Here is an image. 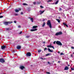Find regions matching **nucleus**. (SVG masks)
Wrapping results in <instances>:
<instances>
[{"instance_id":"f257e3e1","label":"nucleus","mask_w":74,"mask_h":74,"mask_svg":"<svg viewBox=\"0 0 74 74\" xmlns=\"http://www.w3.org/2000/svg\"><path fill=\"white\" fill-rule=\"evenodd\" d=\"M47 25H48L50 28H51V29L52 28V24H51V21L50 20L47 21Z\"/></svg>"},{"instance_id":"f03ea898","label":"nucleus","mask_w":74,"mask_h":74,"mask_svg":"<svg viewBox=\"0 0 74 74\" xmlns=\"http://www.w3.org/2000/svg\"><path fill=\"white\" fill-rule=\"evenodd\" d=\"M12 23V21H7V22H3V24L4 25H5L6 26H7L8 25V24H10V23Z\"/></svg>"},{"instance_id":"7ed1b4c3","label":"nucleus","mask_w":74,"mask_h":74,"mask_svg":"<svg viewBox=\"0 0 74 74\" xmlns=\"http://www.w3.org/2000/svg\"><path fill=\"white\" fill-rule=\"evenodd\" d=\"M56 43L57 45H60V46H62V43H61V42L59 41H57Z\"/></svg>"},{"instance_id":"20e7f679","label":"nucleus","mask_w":74,"mask_h":74,"mask_svg":"<svg viewBox=\"0 0 74 74\" xmlns=\"http://www.w3.org/2000/svg\"><path fill=\"white\" fill-rule=\"evenodd\" d=\"M63 33H62V32H58L57 33H56L55 34L56 36H59L60 35H62Z\"/></svg>"},{"instance_id":"39448f33","label":"nucleus","mask_w":74,"mask_h":74,"mask_svg":"<svg viewBox=\"0 0 74 74\" xmlns=\"http://www.w3.org/2000/svg\"><path fill=\"white\" fill-rule=\"evenodd\" d=\"M0 62L1 63H4L5 62V60L3 58H1L0 59Z\"/></svg>"},{"instance_id":"423d86ee","label":"nucleus","mask_w":74,"mask_h":74,"mask_svg":"<svg viewBox=\"0 0 74 74\" xmlns=\"http://www.w3.org/2000/svg\"><path fill=\"white\" fill-rule=\"evenodd\" d=\"M47 47H48V48H52L53 49H55L54 47L52 46V44H51V45H47Z\"/></svg>"},{"instance_id":"0eeeda50","label":"nucleus","mask_w":74,"mask_h":74,"mask_svg":"<svg viewBox=\"0 0 74 74\" xmlns=\"http://www.w3.org/2000/svg\"><path fill=\"white\" fill-rule=\"evenodd\" d=\"M5 48H7V46L5 45H3L1 46V49H5Z\"/></svg>"},{"instance_id":"6e6552de","label":"nucleus","mask_w":74,"mask_h":74,"mask_svg":"<svg viewBox=\"0 0 74 74\" xmlns=\"http://www.w3.org/2000/svg\"><path fill=\"white\" fill-rule=\"evenodd\" d=\"M16 48L17 49H20L21 48V46L20 45H18L16 47Z\"/></svg>"},{"instance_id":"1a4fd4ad","label":"nucleus","mask_w":74,"mask_h":74,"mask_svg":"<svg viewBox=\"0 0 74 74\" xmlns=\"http://www.w3.org/2000/svg\"><path fill=\"white\" fill-rule=\"evenodd\" d=\"M27 56H31V53L30 52H28L27 53Z\"/></svg>"},{"instance_id":"9d476101","label":"nucleus","mask_w":74,"mask_h":74,"mask_svg":"<svg viewBox=\"0 0 74 74\" xmlns=\"http://www.w3.org/2000/svg\"><path fill=\"white\" fill-rule=\"evenodd\" d=\"M36 30H37V28H36L34 29H31L30 30V31H31V32H33V31H36Z\"/></svg>"},{"instance_id":"9b49d317","label":"nucleus","mask_w":74,"mask_h":74,"mask_svg":"<svg viewBox=\"0 0 74 74\" xmlns=\"http://www.w3.org/2000/svg\"><path fill=\"white\" fill-rule=\"evenodd\" d=\"M69 70V67L67 66H66L64 69V70Z\"/></svg>"},{"instance_id":"f8f14e48","label":"nucleus","mask_w":74,"mask_h":74,"mask_svg":"<svg viewBox=\"0 0 74 74\" xmlns=\"http://www.w3.org/2000/svg\"><path fill=\"white\" fill-rule=\"evenodd\" d=\"M20 68L21 69V70H23V69H25V67L23 66H21L20 67Z\"/></svg>"},{"instance_id":"ddd939ff","label":"nucleus","mask_w":74,"mask_h":74,"mask_svg":"<svg viewBox=\"0 0 74 74\" xmlns=\"http://www.w3.org/2000/svg\"><path fill=\"white\" fill-rule=\"evenodd\" d=\"M48 49L49 52H53V50H51L50 49L48 48Z\"/></svg>"},{"instance_id":"4468645a","label":"nucleus","mask_w":74,"mask_h":74,"mask_svg":"<svg viewBox=\"0 0 74 74\" xmlns=\"http://www.w3.org/2000/svg\"><path fill=\"white\" fill-rule=\"evenodd\" d=\"M45 11V10H43V11H41L40 10V11H39V12H40V15L41 14H43V12H44Z\"/></svg>"},{"instance_id":"2eb2a0df","label":"nucleus","mask_w":74,"mask_h":74,"mask_svg":"<svg viewBox=\"0 0 74 74\" xmlns=\"http://www.w3.org/2000/svg\"><path fill=\"white\" fill-rule=\"evenodd\" d=\"M63 25H64V26H66V27H68V25H67V24H66V23H63Z\"/></svg>"},{"instance_id":"dca6fc26","label":"nucleus","mask_w":74,"mask_h":74,"mask_svg":"<svg viewBox=\"0 0 74 74\" xmlns=\"http://www.w3.org/2000/svg\"><path fill=\"white\" fill-rule=\"evenodd\" d=\"M37 27H38V26H34L32 27V29H35L36 28H37Z\"/></svg>"},{"instance_id":"f3484780","label":"nucleus","mask_w":74,"mask_h":74,"mask_svg":"<svg viewBox=\"0 0 74 74\" xmlns=\"http://www.w3.org/2000/svg\"><path fill=\"white\" fill-rule=\"evenodd\" d=\"M45 22H44L42 25V27H44L45 26Z\"/></svg>"},{"instance_id":"a211bd4d","label":"nucleus","mask_w":74,"mask_h":74,"mask_svg":"<svg viewBox=\"0 0 74 74\" xmlns=\"http://www.w3.org/2000/svg\"><path fill=\"white\" fill-rule=\"evenodd\" d=\"M14 10L16 12H19V10L17 9H15Z\"/></svg>"},{"instance_id":"6ab92c4d","label":"nucleus","mask_w":74,"mask_h":74,"mask_svg":"<svg viewBox=\"0 0 74 74\" xmlns=\"http://www.w3.org/2000/svg\"><path fill=\"white\" fill-rule=\"evenodd\" d=\"M56 20L57 21H58V23H60V20L57 19Z\"/></svg>"},{"instance_id":"aec40b11","label":"nucleus","mask_w":74,"mask_h":74,"mask_svg":"<svg viewBox=\"0 0 74 74\" xmlns=\"http://www.w3.org/2000/svg\"><path fill=\"white\" fill-rule=\"evenodd\" d=\"M30 19L31 21L32 22H33V18H31Z\"/></svg>"},{"instance_id":"412c9836","label":"nucleus","mask_w":74,"mask_h":74,"mask_svg":"<svg viewBox=\"0 0 74 74\" xmlns=\"http://www.w3.org/2000/svg\"><path fill=\"white\" fill-rule=\"evenodd\" d=\"M59 2V1H57L56 2L55 4H58V3Z\"/></svg>"},{"instance_id":"4be33fe9","label":"nucleus","mask_w":74,"mask_h":74,"mask_svg":"<svg viewBox=\"0 0 74 74\" xmlns=\"http://www.w3.org/2000/svg\"><path fill=\"white\" fill-rule=\"evenodd\" d=\"M23 5H27V4L26 3H23Z\"/></svg>"},{"instance_id":"5701e85b","label":"nucleus","mask_w":74,"mask_h":74,"mask_svg":"<svg viewBox=\"0 0 74 74\" xmlns=\"http://www.w3.org/2000/svg\"><path fill=\"white\" fill-rule=\"evenodd\" d=\"M38 52H41V50H40V49H39V50H38Z\"/></svg>"},{"instance_id":"b1692460","label":"nucleus","mask_w":74,"mask_h":74,"mask_svg":"<svg viewBox=\"0 0 74 74\" xmlns=\"http://www.w3.org/2000/svg\"><path fill=\"white\" fill-rule=\"evenodd\" d=\"M49 55H50V54L48 53L46 55V56H48Z\"/></svg>"},{"instance_id":"393cba45","label":"nucleus","mask_w":74,"mask_h":74,"mask_svg":"<svg viewBox=\"0 0 74 74\" xmlns=\"http://www.w3.org/2000/svg\"><path fill=\"white\" fill-rule=\"evenodd\" d=\"M46 50H47V48H45L44 51H46Z\"/></svg>"},{"instance_id":"a878e982","label":"nucleus","mask_w":74,"mask_h":74,"mask_svg":"<svg viewBox=\"0 0 74 74\" xmlns=\"http://www.w3.org/2000/svg\"><path fill=\"white\" fill-rule=\"evenodd\" d=\"M26 38H29L30 37V36H26Z\"/></svg>"},{"instance_id":"bb28decb","label":"nucleus","mask_w":74,"mask_h":74,"mask_svg":"<svg viewBox=\"0 0 74 74\" xmlns=\"http://www.w3.org/2000/svg\"><path fill=\"white\" fill-rule=\"evenodd\" d=\"M9 30H10V28H6V30L7 31Z\"/></svg>"},{"instance_id":"cd10ccee","label":"nucleus","mask_w":74,"mask_h":74,"mask_svg":"<svg viewBox=\"0 0 74 74\" xmlns=\"http://www.w3.org/2000/svg\"><path fill=\"white\" fill-rule=\"evenodd\" d=\"M3 18V16H0V18Z\"/></svg>"},{"instance_id":"c85d7f7f","label":"nucleus","mask_w":74,"mask_h":74,"mask_svg":"<svg viewBox=\"0 0 74 74\" xmlns=\"http://www.w3.org/2000/svg\"><path fill=\"white\" fill-rule=\"evenodd\" d=\"M59 11H62V8H60Z\"/></svg>"},{"instance_id":"c756f323","label":"nucleus","mask_w":74,"mask_h":74,"mask_svg":"<svg viewBox=\"0 0 74 74\" xmlns=\"http://www.w3.org/2000/svg\"><path fill=\"white\" fill-rule=\"evenodd\" d=\"M40 4V3L38 2H37V4Z\"/></svg>"},{"instance_id":"7c9ffc66","label":"nucleus","mask_w":74,"mask_h":74,"mask_svg":"<svg viewBox=\"0 0 74 74\" xmlns=\"http://www.w3.org/2000/svg\"><path fill=\"white\" fill-rule=\"evenodd\" d=\"M18 28H21V25H18Z\"/></svg>"},{"instance_id":"2f4dec72","label":"nucleus","mask_w":74,"mask_h":74,"mask_svg":"<svg viewBox=\"0 0 74 74\" xmlns=\"http://www.w3.org/2000/svg\"><path fill=\"white\" fill-rule=\"evenodd\" d=\"M33 4L34 5H35V4H36V2H33Z\"/></svg>"},{"instance_id":"473e14b6","label":"nucleus","mask_w":74,"mask_h":74,"mask_svg":"<svg viewBox=\"0 0 74 74\" xmlns=\"http://www.w3.org/2000/svg\"><path fill=\"white\" fill-rule=\"evenodd\" d=\"M40 7L41 8H44V7L42 6H40Z\"/></svg>"},{"instance_id":"72a5a7b5","label":"nucleus","mask_w":74,"mask_h":74,"mask_svg":"<svg viewBox=\"0 0 74 74\" xmlns=\"http://www.w3.org/2000/svg\"><path fill=\"white\" fill-rule=\"evenodd\" d=\"M12 52H13V53H15V51L14 50H13Z\"/></svg>"},{"instance_id":"f704fd0d","label":"nucleus","mask_w":74,"mask_h":74,"mask_svg":"<svg viewBox=\"0 0 74 74\" xmlns=\"http://www.w3.org/2000/svg\"><path fill=\"white\" fill-rule=\"evenodd\" d=\"M46 73H47V74H50V73L49 72H47Z\"/></svg>"},{"instance_id":"c9c22d12","label":"nucleus","mask_w":74,"mask_h":74,"mask_svg":"<svg viewBox=\"0 0 74 74\" xmlns=\"http://www.w3.org/2000/svg\"><path fill=\"white\" fill-rule=\"evenodd\" d=\"M22 32L21 31V32H20L19 34H22Z\"/></svg>"},{"instance_id":"e433bc0d","label":"nucleus","mask_w":74,"mask_h":74,"mask_svg":"<svg viewBox=\"0 0 74 74\" xmlns=\"http://www.w3.org/2000/svg\"><path fill=\"white\" fill-rule=\"evenodd\" d=\"M55 43H56V41H54L53 42V44H55Z\"/></svg>"},{"instance_id":"4c0bfd02","label":"nucleus","mask_w":74,"mask_h":74,"mask_svg":"<svg viewBox=\"0 0 74 74\" xmlns=\"http://www.w3.org/2000/svg\"><path fill=\"white\" fill-rule=\"evenodd\" d=\"M18 10H19V11H21V8H18Z\"/></svg>"},{"instance_id":"58836bf2","label":"nucleus","mask_w":74,"mask_h":74,"mask_svg":"<svg viewBox=\"0 0 74 74\" xmlns=\"http://www.w3.org/2000/svg\"><path fill=\"white\" fill-rule=\"evenodd\" d=\"M14 23H16V21H14Z\"/></svg>"},{"instance_id":"ea45409f","label":"nucleus","mask_w":74,"mask_h":74,"mask_svg":"<svg viewBox=\"0 0 74 74\" xmlns=\"http://www.w3.org/2000/svg\"><path fill=\"white\" fill-rule=\"evenodd\" d=\"M64 55L63 53H60V55Z\"/></svg>"},{"instance_id":"a19ab883","label":"nucleus","mask_w":74,"mask_h":74,"mask_svg":"<svg viewBox=\"0 0 74 74\" xmlns=\"http://www.w3.org/2000/svg\"><path fill=\"white\" fill-rule=\"evenodd\" d=\"M48 64H50V62H48Z\"/></svg>"},{"instance_id":"79ce46f5","label":"nucleus","mask_w":74,"mask_h":74,"mask_svg":"<svg viewBox=\"0 0 74 74\" xmlns=\"http://www.w3.org/2000/svg\"><path fill=\"white\" fill-rule=\"evenodd\" d=\"M71 70H74V69L73 68H71Z\"/></svg>"},{"instance_id":"37998d69","label":"nucleus","mask_w":74,"mask_h":74,"mask_svg":"<svg viewBox=\"0 0 74 74\" xmlns=\"http://www.w3.org/2000/svg\"><path fill=\"white\" fill-rule=\"evenodd\" d=\"M23 12H21V15H23Z\"/></svg>"},{"instance_id":"c03bdc74","label":"nucleus","mask_w":74,"mask_h":74,"mask_svg":"<svg viewBox=\"0 0 74 74\" xmlns=\"http://www.w3.org/2000/svg\"><path fill=\"white\" fill-rule=\"evenodd\" d=\"M71 48H72V49H74V47H71Z\"/></svg>"},{"instance_id":"a18cd8bd","label":"nucleus","mask_w":74,"mask_h":74,"mask_svg":"<svg viewBox=\"0 0 74 74\" xmlns=\"http://www.w3.org/2000/svg\"><path fill=\"white\" fill-rule=\"evenodd\" d=\"M52 0H49L48 1H49V2H50L51 1H52Z\"/></svg>"},{"instance_id":"49530a36","label":"nucleus","mask_w":74,"mask_h":74,"mask_svg":"<svg viewBox=\"0 0 74 74\" xmlns=\"http://www.w3.org/2000/svg\"><path fill=\"white\" fill-rule=\"evenodd\" d=\"M71 56L72 58H73V54H72L71 55Z\"/></svg>"},{"instance_id":"de8ad7c7","label":"nucleus","mask_w":74,"mask_h":74,"mask_svg":"<svg viewBox=\"0 0 74 74\" xmlns=\"http://www.w3.org/2000/svg\"><path fill=\"white\" fill-rule=\"evenodd\" d=\"M40 59H42V60H43V59H43V58H40Z\"/></svg>"},{"instance_id":"09e8293b","label":"nucleus","mask_w":74,"mask_h":74,"mask_svg":"<svg viewBox=\"0 0 74 74\" xmlns=\"http://www.w3.org/2000/svg\"><path fill=\"white\" fill-rule=\"evenodd\" d=\"M15 16H17V15H18V14H15Z\"/></svg>"},{"instance_id":"8fccbe9b","label":"nucleus","mask_w":74,"mask_h":74,"mask_svg":"<svg viewBox=\"0 0 74 74\" xmlns=\"http://www.w3.org/2000/svg\"><path fill=\"white\" fill-rule=\"evenodd\" d=\"M45 42H43V44H45Z\"/></svg>"},{"instance_id":"3c124183","label":"nucleus","mask_w":74,"mask_h":74,"mask_svg":"<svg viewBox=\"0 0 74 74\" xmlns=\"http://www.w3.org/2000/svg\"><path fill=\"white\" fill-rule=\"evenodd\" d=\"M60 61H58V63H60Z\"/></svg>"},{"instance_id":"603ef678","label":"nucleus","mask_w":74,"mask_h":74,"mask_svg":"<svg viewBox=\"0 0 74 74\" xmlns=\"http://www.w3.org/2000/svg\"><path fill=\"white\" fill-rule=\"evenodd\" d=\"M28 18H29V19H31V18H30V17H29Z\"/></svg>"},{"instance_id":"864d4df0","label":"nucleus","mask_w":74,"mask_h":74,"mask_svg":"<svg viewBox=\"0 0 74 74\" xmlns=\"http://www.w3.org/2000/svg\"><path fill=\"white\" fill-rule=\"evenodd\" d=\"M3 13H0V15H1V14H2Z\"/></svg>"},{"instance_id":"5fc2aeb1","label":"nucleus","mask_w":74,"mask_h":74,"mask_svg":"<svg viewBox=\"0 0 74 74\" xmlns=\"http://www.w3.org/2000/svg\"><path fill=\"white\" fill-rule=\"evenodd\" d=\"M68 66H70V65H68Z\"/></svg>"},{"instance_id":"6e6d98bb","label":"nucleus","mask_w":74,"mask_h":74,"mask_svg":"<svg viewBox=\"0 0 74 74\" xmlns=\"http://www.w3.org/2000/svg\"><path fill=\"white\" fill-rule=\"evenodd\" d=\"M45 21V19H44L43 20V21Z\"/></svg>"},{"instance_id":"4d7b16f0","label":"nucleus","mask_w":74,"mask_h":74,"mask_svg":"<svg viewBox=\"0 0 74 74\" xmlns=\"http://www.w3.org/2000/svg\"><path fill=\"white\" fill-rule=\"evenodd\" d=\"M58 53H60V51H59V52H58Z\"/></svg>"},{"instance_id":"13d9d810","label":"nucleus","mask_w":74,"mask_h":74,"mask_svg":"<svg viewBox=\"0 0 74 74\" xmlns=\"http://www.w3.org/2000/svg\"><path fill=\"white\" fill-rule=\"evenodd\" d=\"M10 30H12V29H10Z\"/></svg>"},{"instance_id":"bf43d9fd","label":"nucleus","mask_w":74,"mask_h":74,"mask_svg":"<svg viewBox=\"0 0 74 74\" xmlns=\"http://www.w3.org/2000/svg\"><path fill=\"white\" fill-rule=\"evenodd\" d=\"M44 59L45 60V59H46V58H44Z\"/></svg>"},{"instance_id":"052dcab7","label":"nucleus","mask_w":74,"mask_h":74,"mask_svg":"<svg viewBox=\"0 0 74 74\" xmlns=\"http://www.w3.org/2000/svg\"><path fill=\"white\" fill-rule=\"evenodd\" d=\"M73 54H74V52L73 53Z\"/></svg>"}]
</instances>
